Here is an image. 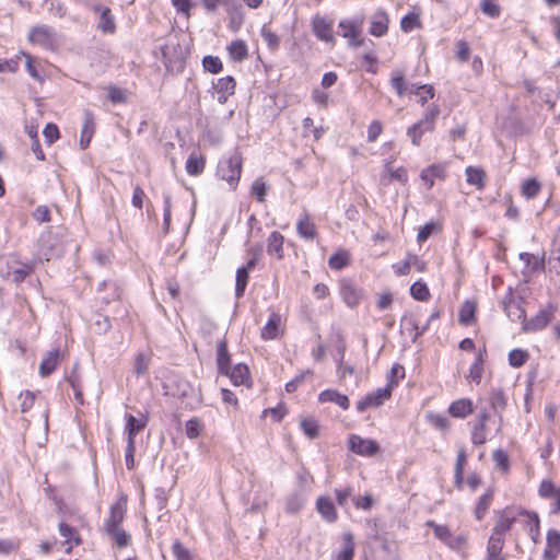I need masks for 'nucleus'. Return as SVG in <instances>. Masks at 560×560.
Segmentation results:
<instances>
[{
    "instance_id": "obj_28",
    "label": "nucleus",
    "mask_w": 560,
    "mask_h": 560,
    "mask_svg": "<svg viewBox=\"0 0 560 560\" xmlns=\"http://www.w3.org/2000/svg\"><path fill=\"white\" fill-rule=\"evenodd\" d=\"M217 364L219 372L228 375L230 368V354L225 339H222L217 347Z\"/></svg>"
},
{
    "instance_id": "obj_2",
    "label": "nucleus",
    "mask_w": 560,
    "mask_h": 560,
    "mask_svg": "<svg viewBox=\"0 0 560 560\" xmlns=\"http://www.w3.org/2000/svg\"><path fill=\"white\" fill-rule=\"evenodd\" d=\"M433 529L434 537L454 551H462L467 545V534H455L447 525L438 524L434 521H428L425 524Z\"/></svg>"
},
{
    "instance_id": "obj_47",
    "label": "nucleus",
    "mask_w": 560,
    "mask_h": 560,
    "mask_svg": "<svg viewBox=\"0 0 560 560\" xmlns=\"http://www.w3.org/2000/svg\"><path fill=\"white\" fill-rule=\"evenodd\" d=\"M441 231V224L438 222H429L421 226L418 231L417 241L419 243L425 242L432 234Z\"/></svg>"
},
{
    "instance_id": "obj_11",
    "label": "nucleus",
    "mask_w": 560,
    "mask_h": 560,
    "mask_svg": "<svg viewBox=\"0 0 560 560\" xmlns=\"http://www.w3.org/2000/svg\"><path fill=\"white\" fill-rule=\"evenodd\" d=\"M313 32L317 38L326 43H334L335 36L332 31V23L327 21L322 15H315L312 21Z\"/></svg>"
},
{
    "instance_id": "obj_61",
    "label": "nucleus",
    "mask_w": 560,
    "mask_h": 560,
    "mask_svg": "<svg viewBox=\"0 0 560 560\" xmlns=\"http://www.w3.org/2000/svg\"><path fill=\"white\" fill-rule=\"evenodd\" d=\"M107 94H108V98L110 100V102H113L115 104L116 103H126V101H127L126 92L122 89L117 88L115 85L108 86Z\"/></svg>"
},
{
    "instance_id": "obj_21",
    "label": "nucleus",
    "mask_w": 560,
    "mask_h": 560,
    "mask_svg": "<svg viewBox=\"0 0 560 560\" xmlns=\"http://www.w3.org/2000/svg\"><path fill=\"white\" fill-rule=\"evenodd\" d=\"M60 352L58 349L49 351L39 364V374L43 377L50 375L59 363Z\"/></svg>"
},
{
    "instance_id": "obj_60",
    "label": "nucleus",
    "mask_w": 560,
    "mask_h": 560,
    "mask_svg": "<svg viewBox=\"0 0 560 560\" xmlns=\"http://www.w3.org/2000/svg\"><path fill=\"white\" fill-rule=\"evenodd\" d=\"M201 423L196 418L188 420L185 425V432L187 438L189 439L198 438L201 432Z\"/></svg>"
},
{
    "instance_id": "obj_44",
    "label": "nucleus",
    "mask_w": 560,
    "mask_h": 560,
    "mask_svg": "<svg viewBox=\"0 0 560 560\" xmlns=\"http://www.w3.org/2000/svg\"><path fill=\"white\" fill-rule=\"evenodd\" d=\"M476 305L474 302L466 301L459 311V322L463 325H470L474 320Z\"/></svg>"
},
{
    "instance_id": "obj_30",
    "label": "nucleus",
    "mask_w": 560,
    "mask_h": 560,
    "mask_svg": "<svg viewBox=\"0 0 560 560\" xmlns=\"http://www.w3.org/2000/svg\"><path fill=\"white\" fill-rule=\"evenodd\" d=\"M126 420H127V422H126V431H127V434H128V440L127 441L135 442L136 435L142 429L145 428L147 419L145 418L138 419V418H136L132 415H128Z\"/></svg>"
},
{
    "instance_id": "obj_54",
    "label": "nucleus",
    "mask_w": 560,
    "mask_h": 560,
    "mask_svg": "<svg viewBox=\"0 0 560 560\" xmlns=\"http://www.w3.org/2000/svg\"><path fill=\"white\" fill-rule=\"evenodd\" d=\"M68 383L72 387L74 392V398L80 404L83 405V394L80 385V378L79 375L73 371L71 374L67 377Z\"/></svg>"
},
{
    "instance_id": "obj_38",
    "label": "nucleus",
    "mask_w": 560,
    "mask_h": 560,
    "mask_svg": "<svg viewBox=\"0 0 560 560\" xmlns=\"http://www.w3.org/2000/svg\"><path fill=\"white\" fill-rule=\"evenodd\" d=\"M343 547L337 555V560H352L354 556V541L351 533H346L342 536Z\"/></svg>"
},
{
    "instance_id": "obj_33",
    "label": "nucleus",
    "mask_w": 560,
    "mask_h": 560,
    "mask_svg": "<svg viewBox=\"0 0 560 560\" xmlns=\"http://www.w3.org/2000/svg\"><path fill=\"white\" fill-rule=\"evenodd\" d=\"M503 308L506 313V315L512 319L516 320L520 319L522 323L524 322L525 311L522 308L521 304L515 302L514 299L511 296L508 300L503 301Z\"/></svg>"
},
{
    "instance_id": "obj_23",
    "label": "nucleus",
    "mask_w": 560,
    "mask_h": 560,
    "mask_svg": "<svg viewBox=\"0 0 560 560\" xmlns=\"http://www.w3.org/2000/svg\"><path fill=\"white\" fill-rule=\"evenodd\" d=\"M94 129H95L94 116H93L92 112L85 110L84 112V121H83L82 131H81V139H80V144H81L82 149H84L89 145V143L94 135Z\"/></svg>"
},
{
    "instance_id": "obj_64",
    "label": "nucleus",
    "mask_w": 560,
    "mask_h": 560,
    "mask_svg": "<svg viewBox=\"0 0 560 560\" xmlns=\"http://www.w3.org/2000/svg\"><path fill=\"white\" fill-rule=\"evenodd\" d=\"M172 550L176 560H191L188 549L179 541L173 544Z\"/></svg>"
},
{
    "instance_id": "obj_62",
    "label": "nucleus",
    "mask_w": 560,
    "mask_h": 560,
    "mask_svg": "<svg viewBox=\"0 0 560 560\" xmlns=\"http://www.w3.org/2000/svg\"><path fill=\"white\" fill-rule=\"evenodd\" d=\"M486 425L482 423H476L472 433H471V441L475 445H481L486 442Z\"/></svg>"
},
{
    "instance_id": "obj_8",
    "label": "nucleus",
    "mask_w": 560,
    "mask_h": 560,
    "mask_svg": "<svg viewBox=\"0 0 560 560\" xmlns=\"http://www.w3.org/2000/svg\"><path fill=\"white\" fill-rule=\"evenodd\" d=\"M127 512V497L120 495L117 501L112 504L109 515L104 523V530H113L120 527Z\"/></svg>"
},
{
    "instance_id": "obj_4",
    "label": "nucleus",
    "mask_w": 560,
    "mask_h": 560,
    "mask_svg": "<svg viewBox=\"0 0 560 560\" xmlns=\"http://www.w3.org/2000/svg\"><path fill=\"white\" fill-rule=\"evenodd\" d=\"M242 162L241 153L235 151L229 158L221 160L218 165V176L228 182L233 189L241 178Z\"/></svg>"
},
{
    "instance_id": "obj_35",
    "label": "nucleus",
    "mask_w": 560,
    "mask_h": 560,
    "mask_svg": "<svg viewBox=\"0 0 560 560\" xmlns=\"http://www.w3.org/2000/svg\"><path fill=\"white\" fill-rule=\"evenodd\" d=\"M466 182L469 185L476 186L478 189L483 188L486 174L480 167L468 166L465 171Z\"/></svg>"
},
{
    "instance_id": "obj_16",
    "label": "nucleus",
    "mask_w": 560,
    "mask_h": 560,
    "mask_svg": "<svg viewBox=\"0 0 560 560\" xmlns=\"http://www.w3.org/2000/svg\"><path fill=\"white\" fill-rule=\"evenodd\" d=\"M560 553V533L549 529L547 533V545L544 551L545 560H556Z\"/></svg>"
},
{
    "instance_id": "obj_9",
    "label": "nucleus",
    "mask_w": 560,
    "mask_h": 560,
    "mask_svg": "<svg viewBox=\"0 0 560 560\" xmlns=\"http://www.w3.org/2000/svg\"><path fill=\"white\" fill-rule=\"evenodd\" d=\"M349 448L355 454L362 456H372L378 451V444L369 439H362L357 434H352L349 438Z\"/></svg>"
},
{
    "instance_id": "obj_24",
    "label": "nucleus",
    "mask_w": 560,
    "mask_h": 560,
    "mask_svg": "<svg viewBox=\"0 0 560 560\" xmlns=\"http://www.w3.org/2000/svg\"><path fill=\"white\" fill-rule=\"evenodd\" d=\"M316 509L323 518H325L327 522L332 523L337 520L336 508L329 498H318L316 502Z\"/></svg>"
},
{
    "instance_id": "obj_10",
    "label": "nucleus",
    "mask_w": 560,
    "mask_h": 560,
    "mask_svg": "<svg viewBox=\"0 0 560 560\" xmlns=\"http://www.w3.org/2000/svg\"><path fill=\"white\" fill-rule=\"evenodd\" d=\"M518 520V512L512 508H506L498 512V521L494 525L493 532L497 535L504 536L512 525Z\"/></svg>"
},
{
    "instance_id": "obj_53",
    "label": "nucleus",
    "mask_w": 560,
    "mask_h": 560,
    "mask_svg": "<svg viewBox=\"0 0 560 560\" xmlns=\"http://www.w3.org/2000/svg\"><path fill=\"white\" fill-rule=\"evenodd\" d=\"M348 261H349L348 254L346 252H339V253L334 254L329 258L328 265L331 269L340 270L348 265Z\"/></svg>"
},
{
    "instance_id": "obj_13",
    "label": "nucleus",
    "mask_w": 560,
    "mask_h": 560,
    "mask_svg": "<svg viewBox=\"0 0 560 560\" xmlns=\"http://www.w3.org/2000/svg\"><path fill=\"white\" fill-rule=\"evenodd\" d=\"M446 177V164H432L420 173V178L425 188L429 190L433 187L435 179H444Z\"/></svg>"
},
{
    "instance_id": "obj_15",
    "label": "nucleus",
    "mask_w": 560,
    "mask_h": 560,
    "mask_svg": "<svg viewBox=\"0 0 560 560\" xmlns=\"http://www.w3.org/2000/svg\"><path fill=\"white\" fill-rule=\"evenodd\" d=\"M340 294L345 303L349 307H355L362 298L361 290H359L352 282L342 281L340 284Z\"/></svg>"
},
{
    "instance_id": "obj_52",
    "label": "nucleus",
    "mask_w": 560,
    "mask_h": 560,
    "mask_svg": "<svg viewBox=\"0 0 560 560\" xmlns=\"http://www.w3.org/2000/svg\"><path fill=\"white\" fill-rule=\"evenodd\" d=\"M439 114H440V109L436 105H430L427 108V110L424 112L423 118L421 119V120H423V124L428 125L427 130L433 131L435 120H436Z\"/></svg>"
},
{
    "instance_id": "obj_25",
    "label": "nucleus",
    "mask_w": 560,
    "mask_h": 560,
    "mask_svg": "<svg viewBox=\"0 0 560 560\" xmlns=\"http://www.w3.org/2000/svg\"><path fill=\"white\" fill-rule=\"evenodd\" d=\"M231 382L238 385H247L249 386V370L245 364H236L232 370L229 369V374Z\"/></svg>"
},
{
    "instance_id": "obj_6",
    "label": "nucleus",
    "mask_w": 560,
    "mask_h": 560,
    "mask_svg": "<svg viewBox=\"0 0 560 560\" xmlns=\"http://www.w3.org/2000/svg\"><path fill=\"white\" fill-rule=\"evenodd\" d=\"M556 313V307L552 305H548L547 307L540 310L534 317L530 319L524 318L522 329L525 332H534L541 330L545 328L553 318Z\"/></svg>"
},
{
    "instance_id": "obj_49",
    "label": "nucleus",
    "mask_w": 560,
    "mask_h": 560,
    "mask_svg": "<svg viewBox=\"0 0 560 560\" xmlns=\"http://www.w3.org/2000/svg\"><path fill=\"white\" fill-rule=\"evenodd\" d=\"M301 428L304 434L313 440L318 436V423L313 418H305L301 421Z\"/></svg>"
},
{
    "instance_id": "obj_57",
    "label": "nucleus",
    "mask_w": 560,
    "mask_h": 560,
    "mask_svg": "<svg viewBox=\"0 0 560 560\" xmlns=\"http://www.w3.org/2000/svg\"><path fill=\"white\" fill-rule=\"evenodd\" d=\"M390 84H392L393 89H395V91L397 92V94L399 96L405 95V93L407 91V85L405 83L402 72H400V71L394 72L392 80H390Z\"/></svg>"
},
{
    "instance_id": "obj_36",
    "label": "nucleus",
    "mask_w": 560,
    "mask_h": 560,
    "mask_svg": "<svg viewBox=\"0 0 560 560\" xmlns=\"http://www.w3.org/2000/svg\"><path fill=\"white\" fill-rule=\"evenodd\" d=\"M105 533L118 548H125L131 541L130 535L121 527L114 528L113 530H105Z\"/></svg>"
},
{
    "instance_id": "obj_59",
    "label": "nucleus",
    "mask_w": 560,
    "mask_h": 560,
    "mask_svg": "<svg viewBox=\"0 0 560 560\" xmlns=\"http://www.w3.org/2000/svg\"><path fill=\"white\" fill-rule=\"evenodd\" d=\"M559 490L550 480H542L538 488V493L544 499H550Z\"/></svg>"
},
{
    "instance_id": "obj_32",
    "label": "nucleus",
    "mask_w": 560,
    "mask_h": 560,
    "mask_svg": "<svg viewBox=\"0 0 560 560\" xmlns=\"http://www.w3.org/2000/svg\"><path fill=\"white\" fill-rule=\"evenodd\" d=\"M448 412L456 418H465L472 412V404L469 399H458L451 404Z\"/></svg>"
},
{
    "instance_id": "obj_7",
    "label": "nucleus",
    "mask_w": 560,
    "mask_h": 560,
    "mask_svg": "<svg viewBox=\"0 0 560 560\" xmlns=\"http://www.w3.org/2000/svg\"><path fill=\"white\" fill-rule=\"evenodd\" d=\"M393 386L388 384L384 388H377L376 390L365 395L361 400L357 402V410L359 412L365 411L371 407H378L388 400L392 396Z\"/></svg>"
},
{
    "instance_id": "obj_5",
    "label": "nucleus",
    "mask_w": 560,
    "mask_h": 560,
    "mask_svg": "<svg viewBox=\"0 0 560 560\" xmlns=\"http://www.w3.org/2000/svg\"><path fill=\"white\" fill-rule=\"evenodd\" d=\"M27 39L47 50H56L59 45V35L50 26L38 25L30 30Z\"/></svg>"
},
{
    "instance_id": "obj_14",
    "label": "nucleus",
    "mask_w": 560,
    "mask_h": 560,
    "mask_svg": "<svg viewBox=\"0 0 560 560\" xmlns=\"http://www.w3.org/2000/svg\"><path fill=\"white\" fill-rule=\"evenodd\" d=\"M389 18L384 10H377L371 16L370 34L376 37L384 36L388 31Z\"/></svg>"
},
{
    "instance_id": "obj_27",
    "label": "nucleus",
    "mask_w": 560,
    "mask_h": 560,
    "mask_svg": "<svg viewBox=\"0 0 560 560\" xmlns=\"http://www.w3.org/2000/svg\"><path fill=\"white\" fill-rule=\"evenodd\" d=\"M284 237L281 233L273 231L267 240V252L275 255L278 259L283 257Z\"/></svg>"
},
{
    "instance_id": "obj_41",
    "label": "nucleus",
    "mask_w": 560,
    "mask_h": 560,
    "mask_svg": "<svg viewBox=\"0 0 560 560\" xmlns=\"http://www.w3.org/2000/svg\"><path fill=\"white\" fill-rule=\"evenodd\" d=\"M493 499V491L489 489L478 501L475 515L477 520H482Z\"/></svg>"
},
{
    "instance_id": "obj_45",
    "label": "nucleus",
    "mask_w": 560,
    "mask_h": 560,
    "mask_svg": "<svg viewBox=\"0 0 560 560\" xmlns=\"http://www.w3.org/2000/svg\"><path fill=\"white\" fill-rule=\"evenodd\" d=\"M541 185L535 178L526 179L522 184V195L527 199L535 198L540 191Z\"/></svg>"
},
{
    "instance_id": "obj_63",
    "label": "nucleus",
    "mask_w": 560,
    "mask_h": 560,
    "mask_svg": "<svg viewBox=\"0 0 560 560\" xmlns=\"http://www.w3.org/2000/svg\"><path fill=\"white\" fill-rule=\"evenodd\" d=\"M202 62L205 69L211 73H218L222 70V62L218 57L206 56Z\"/></svg>"
},
{
    "instance_id": "obj_26",
    "label": "nucleus",
    "mask_w": 560,
    "mask_h": 560,
    "mask_svg": "<svg viewBox=\"0 0 560 560\" xmlns=\"http://www.w3.org/2000/svg\"><path fill=\"white\" fill-rule=\"evenodd\" d=\"M319 401L322 402H334L336 405H338L340 408H342L343 410H347L349 408V398L343 395V394H340L339 392L337 390H332V389H326L324 392H322L319 394Z\"/></svg>"
},
{
    "instance_id": "obj_43",
    "label": "nucleus",
    "mask_w": 560,
    "mask_h": 560,
    "mask_svg": "<svg viewBox=\"0 0 560 560\" xmlns=\"http://www.w3.org/2000/svg\"><path fill=\"white\" fill-rule=\"evenodd\" d=\"M503 546H504L503 536L492 533V535L489 538L488 547H487L488 557L500 556Z\"/></svg>"
},
{
    "instance_id": "obj_3",
    "label": "nucleus",
    "mask_w": 560,
    "mask_h": 560,
    "mask_svg": "<svg viewBox=\"0 0 560 560\" xmlns=\"http://www.w3.org/2000/svg\"><path fill=\"white\" fill-rule=\"evenodd\" d=\"M34 268L35 264L33 261L21 262L13 256L0 259V272L15 283L23 282L34 271Z\"/></svg>"
},
{
    "instance_id": "obj_37",
    "label": "nucleus",
    "mask_w": 560,
    "mask_h": 560,
    "mask_svg": "<svg viewBox=\"0 0 560 560\" xmlns=\"http://www.w3.org/2000/svg\"><path fill=\"white\" fill-rule=\"evenodd\" d=\"M59 533L62 537L66 538V544L71 545L73 542V545L75 546H79L81 544V538L79 535H77V530L63 522L59 524ZM72 546H69L67 548V551L69 552Z\"/></svg>"
},
{
    "instance_id": "obj_56",
    "label": "nucleus",
    "mask_w": 560,
    "mask_h": 560,
    "mask_svg": "<svg viewBox=\"0 0 560 560\" xmlns=\"http://www.w3.org/2000/svg\"><path fill=\"white\" fill-rule=\"evenodd\" d=\"M427 124H423V120H420L417 124L412 125L410 128H408L407 135L410 137L413 145H420V133H418V130L422 129L424 132H430L429 130H427Z\"/></svg>"
},
{
    "instance_id": "obj_12",
    "label": "nucleus",
    "mask_w": 560,
    "mask_h": 560,
    "mask_svg": "<svg viewBox=\"0 0 560 560\" xmlns=\"http://www.w3.org/2000/svg\"><path fill=\"white\" fill-rule=\"evenodd\" d=\"M340 34L342 37L349 39V45L352 47H359L363 44V39L360 38L361 26L353 21L342 20L339 22Z\"/></svg>"
},
{
    "instance_id": "obj_42",
    "label": "nucleus",
    "mask_w": 560,
    "mask_h": 560,
    "mask_svg": "<svg viewBox=\"0 0 560 560\" xmlns=\"http://www.w3.org/2000/svg\"><path fill=\"white\" fill-rule=\"evenodd\" d=\"M201 2L208 12H214L219 7H225L228 10L240 7L237 0H201Z\"/></svg>"
},
{
    "instance_id": "obj_1",
    "label": "nucleus",
    "mask_w": 560,
    "mask_h": 560,
    "mask_svg": "<svg viewBox=\"0 0 560 560\" xmlns=\"http://www.w3.org/2000/svg\"><path fill=\"white\" fill-rule=\"evenodd\" d=\"M164 66L168 72L178 73L184 69L186 51L177 36H168L160 47Z\"/></svg>"
},
{
    "instance_id": "obj_29",
    "label": "nucleus",
    "mask_w": 560,
    "mask_h": 560,
    "mask_svg": "<svg viewBox=\"0 0 560 560\" xmlns=\"http://www.w3.org/2000/svg\"><path fill=\"white\" fill-rule=\"evenodd\" d=\"M520 259L524 262L529 272L544 271L545 269L544 256H536L530 253H521Z\"/></svg>"
},
{
    "instance_id": "obj_48",
    "label": "nucleus",
    "mask_w": 560,
    "mask_h": 560,
    "mask_svg": "<svg viewBox=\"0 0 560 560\" xmlns=\"http://www.w3.org/2000/svg\"><path fill=\"white\" fill-rule=\"evenodd\" d=\"M249 278V272L241 267L236 270V279H235V295L236 298H241L244 294L247 282Z\"/></svg>"
},
{
    "instance_id": "obj_19",
    "label": "nucleus",
    "mask_w": 560,
    "mask_h": 560,
    "mask_svg": "<svg viewBox=\"0 0 560 560\" xmlns=\"http://www.w3.org/2000/svg\"><path fill=\"white\" fill-rule=\"evenodd\" d=\"M381 180L384 185H388L392 180H397L401 184H405L408 180L407 171L402 166L393 168L389 163H386Z\"/></svg>"
},
{
    "instance_id": "obj_46",
    "label": "nucleus",
    "mask_w": 560,
    "mask_h": 560,
    "mask_svg": "<svg viewBox=\"0 0 560 560\" xmlns=\"http://www.w3.org/2000/svg\"><path fill=\"white\" fill-rule=\"evenodd\" d=\"M410 294L415 300H418V301H428L430 298L429 288H428L427 283H424L422 281H416L410 287Z\"/></svg>"
},
{
    "instance_id": "obj_39",
    "label": "nucleus",
    "mask_w": 560,
    "mask_h": 560,
    "mask_svg": "<svg viewBox=\"0 0 560 560\" xmlns=\"http://www.w3.org/2000/svg\"><path fill=\"white\" fill-rule=\"evenodd\" d=\"M206 160L202 156L190 154L186 162V171L189 175L196 176L203 172Z\"/></svg>"
},
{
    "instance_id": "obj_55",
    "label": "nucleus",
    "mask_w": 560,
    "mask_h": 560,
    "mask_svg": "<svg viewBox=\"0 0 560 560\" xmlns=\"http://www.w3.org/2000/svg\"><path fill=\"white\" fill-rule=\"evenodd\" d=\"M482 373H483L482 358H481V354H479L476 358V361L471 364V366L469 369V378L472 382L479 384L481 381V377H482Z\"/></svg>"
},
{
    "instance_id": "obj_34",
    "label": "nucleus",
    "mask_w": 560,
    "mask_h": 560,
    "mask_svg": "<svg viewBox=\"0 0 560 560\" xmlns=\"http://www.w3.org/2000/svg\"><path fill=\"white\" fill-rule=\"evenodd\" d=\"M228 51L230 54L231 59L234 61H242L245 58H247L248 55L247 45L242 39L232 42L228 46Z\"/></svg>"
},
{
    "instance_id": "obj_22",
    "label": "nucleus",
    "mask_w": 560,
    "mask_h": 560,
    "mask_svg": "<svg viewBox=\"0 0 560 560\" xmlns=\"http://www.w3.org/2000/svg\"><path fill=\"white\" fill-rule=\"evenodd\" d=\"M214 89L217 93L219 94V101L225 102L228 97L232 94H234L235 91V80L234 78L228 75L224 78L218 79L217 83L214 84Z\"/></svg>"
},
{
    "instance_id": "obj_50",
    "label": "nucleus",
    "mask_w": 560,
    "mask_h": 560,
    "mask_svg": "<svg viewBox=\"0 0 560 560\" xmlns=\"http://www.w3.org/2000/svg\"><path fill=\"white\" fill-rule=\"evenodd\" d=\"M527 359H528V353L522 349H513L509 353V363H510V365H512L514 368L522 366L523 364H525Z\"/></svg>"
},
{
    "instance_id": "obj_58",
    "label": "nucleus",
    "mask_w": 560,
    "mask_h": 560,
    "mask_svg": "<svg viewBox=\"0 0 560 560\" xmlns=\"http://www.w3.org/2000/svg\"><path fill=\"white\" fill-rule=\"evenodd\" d=\"M19 400L21 411L26 412L33 407L35 402V394L30 390H25L20 394Z\"/></svg>"
},
{
    "instance_id": "obj_31",
    "label": "nucleus",
    "mask_w": 560,
    "mask_h": 560,
    "mask_svg": "<svg viewBox=\"0 0 560 560\" xmlns=\"http://www.w3.org/2000/svg\"><path fill=\"white\" fill-rule=\"evenodd\" d=\"M518 517H522V521L528 527L529 535L534 541H536L539 535V518L536 513H528L524 511H518Z\"/></svg>"
},
{
    "instance_id": "obj_17",
    "label": "nucleus",
    "mask_w": 560,
    "mask_h": 560,
    "mask_svg": "<svg viewBox=\"0 0 560 560\" xmlns=\"http://www.w3.org/2000/svg\"><path fill=\"white\" fill-rule=\"evenodd\" d=\"M94 10L100 13L98 28L105 34L115 33L116 24L109 8L95 5Z\"/></svg>"
},
{
    "instance_id": "obj_18",
    "label": "nucleus",
    "mask_w": 560,
    "mask_h": 560,
    "mask_svg": "<svg viewBox=\"0 0 560 560\" xmlns=\"http://www.w3.org/2000/svg\"><path fill=\"white\" fill-rule=\"evenodd\" d=\"M281 316L278 313H271L267 324L261 329L264 340H272L280 336Z\"/></svg>"
},
{
    "instance_id": "obj_51",
    "label": "nucleus",
    "mask_w": 560,
    "mask_h": 560,
    "mask_svg": "<svg viewBox=\"0 0 560 560\" xmlns=\"http://www.w3.org/2000/svg\"><path fill=\"white\" fill-rule=\"evenodd\" d=\"M491 407L495 412H501L506 406V398L501 389H494L490 396Z\"/></svg>"
},
{
    "instance_id": "obj_40",
    "label": "nucleus",
    "mask_w": 560,
    "mask_h": 560,
    "mask_svg": "<svg viewBox=\"0 0 560 560\" xmlns=\"http://www.w3.org/2000/svg\"><path fill=\"white\" fill-rule=\"evenodd\" d=\"M401 31L405 33H409L413 30L421 28L422 24L420 21V15L416 12H410L405 15L400 21Z\"/></svg>"
},
{
    "instance_id": "obj_20",
    "label": "nucleus",
    "mask_w": 560,
    "mask_h": 560,
    "mask_svg": "<svg viewBox=\"0 0 560 560\" xmlns=\"http://www.w3.org/2000/svg\"><path fill=\"white\" fill-rule=\"evenodd\" d=\"M296 232L304 240L313 241L315 238L316 228L307 213H304L296 222Z\"/></svg>"
}]
</instances>
